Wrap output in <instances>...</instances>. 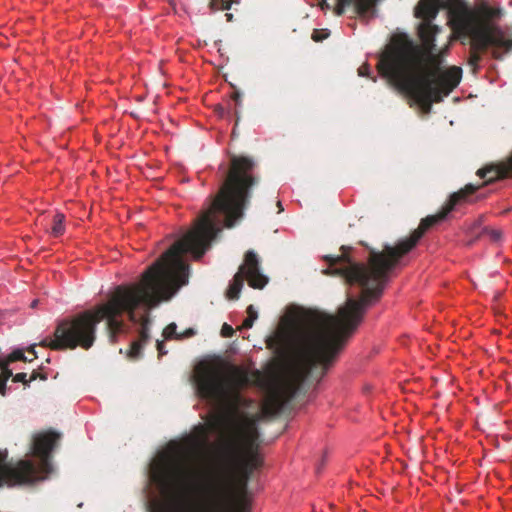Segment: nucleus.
I'll return each mask as SVG.
<instances>
[{"label": "nucleus", "instance_id": "nucleus-1", "mask_svg": "<svg viewBox=\"0 0 512 512\" xmlns=\"http://www.w3.org/2000/svg\"><path fill=\"white\" fill-rule=\"evenodd\" d=\"M256 168L254 158L232 155L225 180L217 194L209 196L193 228L147 268L140 285L117 286L106 303L60 320L53 337L44 338L40 345L55 351L78 347L88 350L95 343L97 325L104 319L110 342L115 343L124 327L118 316L127 312L130 320L135 321V310L140 304L154 308L169 300L188 283L189 265L183 255L190 252L200 259L221 232V225L232 228L243 218L252 191L261 180Z\"/></svg>", "mask_w": 512, "mask_h": 512}, {"label": "nucleus", "instance_id": "nucleus-2", "mask_svg": "<svg viewBox=\"0 0 512 512\" xmlns=\"http://www.w3.org/2000/svg\"><path fill=\"white\" fill-rule=\"evenodd\" d=\"M193 380L199 397L226 407L217 421L219 441L215 455L197 485L201 495L198 512H249L245 492L263 461L259 453L261 416L240 411V407L253 403L240 394L250 382L248 372L220 360H202L194 368ZM183 472L171 461L158 465L155 479L161 497L149 504L150 512H189L183 505Z\"/></svg>", "mask_w": 512, "mask_h": 512}, {"label": "nucleus", "instance_id": "nucleus-3", "mask_svg": "<svg viewBox=\"0 0 512 512\" xmlns=\"http://www.w3.org/2000/svg\"><path fill=\"white\" fill-rule=\"evenodd\" d=\"M479 186L467 184L450 195L435 215L423 218L409 237L395 246L384 245L382 250L371 249L367 263L353 261L350 247L342 246V253L324 257L329 267L327 275L339 276L346 284L361 288L358 299L348 297L336 315L309 310L303 315L304 327L294 346L291 359L277 385L267 394L262 405L264 416H275L297 395L308 378L319 381L336 360L347 339L361 323L367 308L382 296L391 272L400 259L410 252L425 232L443 221L456 205L467 200Z\"/></svg>", "mask_w": 512, "mask_h": 512}, {"label": "nucleus", "instance_id": "nucleus-4", "mask_svg": "<svg viewBox=\"0 0 512 512\" xmlns=\"http://www.w3.org/2000/svg\"><path fill=\"white\" fill-rule=\"evenodd\" d=\"M444 0H419L415 17L422 19L418 35L422 46L406 35L392 39L377 63L379 74L398 90L416 101L425 112L439 103L460 83L462 69L451 66L443 69L437 54L436 36L442 28L433 24Z\"/></svg>", "mask_w": 512, "mask_h": 512}, {"label": "nucleus", "instance_id": "nucleus-5", "mask_svg": "<svg viewBox=\"0 0 512 512\" xmlns=\"http://www.w3.org/2000/svg\"><path fill=\"white\" fill-rule=\"evenodd\" d=\"M61 434L49 430L37 433L31 443V455L37 460L22 459L15 465L0 464V486L31 485L44 480L53 471L52 452Z\"/></svg>", "mask_w": 512, "mask_h": 512}, {"label": "nucleus", "instance_id": "nucleus-6", "mask_svg": "<svg viewBox=\"0 0 512 512\" xmlns=\"http://www.w3.org/2000/svg\"><path fill=\"white\" fill-rule=\"evenodd\" d=\"M488 30L487 26H479L469 29L468 35L463 36L458 34H451L450 40H459L461 44H470V52L468 58V65L471 67L473 73H477L479 63L482 60L481 53L486 51L488 47L494 46L504 48L506 51L512 50V39H507L503 30Z\"/></svg>", "mask_w": 512, "mask_h": 512}, {"label": "nucleus", "instance_id": "nucleus-7", "mask_svg": "<svg viewBox=\"0 0 512 512\" xmlns=\"http://www.w3.org/2000/svg\"><path fill=\"white\" fill-rule=\"evenodd\" d=\"M244 280H247L249 286L254 289H263L269 281L268 277L261 272L259 258L252 250L246 252L244 263L239 267L229 285L227 290L229 299L239 298Z\"/></svg>", "mask_w": 512, "mask_h": 512}, {"label": "nucleus", "instance_id": "nucleus-8", "mask_svg": "<svg viewBox=\"0 0 512 512\" xmlns=\"http://www.w3.org/2000/svg\"><path fill=\"white\" fill-rule=\"evenodd\" d=\"M442 8L448 10V25L458 36L468 35L469 29L484 25L478 12L468 6L465 0H446Z\"/></svg>", "mask_w": 512, "mask_h": 512}, {"label": "nucleus", "instance_id": "nucleus-9", "mask_svg": "<svg viewBox=\"0 0 512 512\" xmlns=\"http://www.w3.org/2000/svg\"><path fill=\"white\" fill-rule=\"evenodd\" d=\"M163 461H171L172 463L179 465L184 470L183 479H184V485L186 486V489L183 492V494H184L183 495V502H184L183 505L185 507L184 509H186L189 512H198V509H200L199 506H201V499L198 500L197 502L191 501L190 492H191V488H195V485L191 486V482H190V476L192 475L191 470L188 469L187 467H185L182 463H180L179 461H177L176 459L171 458V457H164V458L160 459L157 463L154 464V466L152 468L153 481L157 484V481L155 479V472H156L158 465Z\"/></svg>", "mask_w": 512, "mask_h": 512}, {"label": "nucleus", "instance_id": "nucleus-10", "mask_svg": "<svg viewBox=\"0 0 512 512\" xmlns=\"http://www.w3.org/2000/svg\"><path fill=\"white\" fill-rule=\"evenodd\" d=\"M480 178H486L487 183L499 179L512 178V155L505 161L487 165L477 171Z\"/></svg>", "mask_w": 512, "mask_h": 512}, {"label": "nucleus", "instance_id": "nucleus-11", "mask_svg": "<svg viewBox=\"0 0 512 512\" xmlns=\"http://www.w3.org/2000/svg\"><path fill=\"white\" fill-rule=\"evenodd\" d=\"M15 361H28L23 350H14L4 361L0 362V394L2 395H5L6 382L12 376V371L8 366Z\"/></svg>", "mask_w": 512, "mask_h": 512}, {"label": "nucleus", "instance_id": "nucleus-12", "mask_svg": "<svg viewBox=\"0 0 512 512\" xmlns=\"http://www.w3.org/2000/svg\"><path fill=\"white\" fill-rule=\"evenodd\" d=\"M149 338V320L145 318L141 323L139 338L131 343L127 351V358L133 361L140 359L142 357L143 347L148 342Z\"/></svg>", "mask_w": 512, "mask_h": 512}, {"label": "nucleus", "instance_id": "nucleus-13", "mask_svg": "<svg viewBox=\"0 0 512 512\" xmlns=\"http://www.w3.org/2000/svg\"><path fill=\"white\" fill-rule=\"evenodd\" d=\"M375 2L376 0H337L334 13L337 16H341L347 7L353 5L355 12L362 16L375 5Z\"/></svg>", "mask_w": 512, "mask_h": 512}, {"label": "nucleus", "instance_id": "nucleus-14", "mask_svg": "<svg viewBox=\"0 0 512 512\" xmlns=\"http://www.w3.org/2000/svg\"><path fill=\"white\" fill-rule=\"evenodd\" d=\"M478 12L479 18L484 23V26H487L488 30L495 32L494 30H502L499 26L491 23V20L494 18H500L503 14V10L501 8H492L486 4L481 5L478 9H475Z\"/></svg>", "mask_w": 512, "mask_h": 512}, {"label": "nucleus", "instance_id": "nucleus-15", "mask_svg": "<svg viewBox=\"0 0 512 512\" xmlns=\"http://www.w3.org/2000/svg\"><path fill=\"white\" fill-rule=\"evenodd\" d=\"M65 216L62 213L57 212L54 214L52 219V226L50 230V234L53 237H59L64 234L65 232V225H64Z\"/></svg>", "mask_w": 512, "mask_h": 512}, {"label": "nucleus", "instance_id": "nucleus-16", "mask_svg": "<svg viewBox=\"0 0 512 512\" xmlns=\"http://www.w3.org/2000/svg\"><path fill=\"white\" fill-rule=\"evenodd\" d=\"M197 429H198L199 435H197V436H190L187 439L189 444L192 447H194V448L203 445L206 442V439H207V432H206L205 427L198 426Z\"/></svg>", "mask_w": 512, "mask_h": 512}, {"label": "nucleus", "instance_id": "nucleus-17", "mask_svg": "<svg viewBox=\"0 0 512 512\" xmlns=\"http://www.w3.org/2000/svg\"><path fill=\"white\" fill-rule=\"evenodd\" d=\"M482 234L487 235L492 242H500L503 237V232L500 229L495 228H484Z\"/></svg>", "mask_w": 512, "mask_h": 512}, {"label": "nucleus", "instance_id": "nucleus-18", "mask_svg": "<svg viewBox=\"0 0 512 512\" xmlns=\"http://www.w3.org/2000/svg\"><path fill=\"white\" fill-rule=\"evenodd\" d=\"M231 0H211L210 8L212 10H229L231 8Z\"/></svg>", "mask_w": 512, "mask_h": 512}, {"label": "nucleus", "instance_id": "nucleus-19", "mask_svg": "<svg viewBox=\"0 0 512 512\" xmlns=\"http://www.w3.org/2000/svg\"><path fill=\"white\" fill-rule=\"evenodd\" d=\"M177 329V326L175 323H170L169 325H167L164 330H163V337L165 339H177L178 340V337L177 335H179V333H177L176 331Z\"/></svg>", "mask_w": 512, "mask_h": 512}, {"label": "nucleus", "instance_id": "nucleus-20", "mask_svg": "<svg viewBox=\"0 0 512 512\" xmlns=\"http://www.w3.org/2000/svg\"><path fill=\"white\" fill-rule=\"evenodd\" d=\"M329 33L325 32V30H318V29H315L312 33V36L311 38L315 41V42H320L324 39H326L328 37Z\"/></svg>", "mask_w": 512, "mask_h": 512}, {"label": "nucleus", "instance_id": "nucleus-21", "mask_svg": "<svg viewBox=\"0 0 512 512\" xmlns=\"http://www.w3.org/2000/svg\"><path fill=\"white\" fill-rule=\"evenodd\" d=\"M11 377H12L13 382H21L24 384V386H27V387L29 386V381L27 379L26 373H23V372L17 373L14 376L12 375Z\"/></svg>", "mask_w": 512, "mask_h": 512}, {"label": "nucleus", "instance_id": "nucleus-22", "mask_svg": "<svg viewBox=\"0 0 512 512\" xmlns=\"http://www.w3.org/2000/svg\"><path fill=\"white\" fill-rule=\"evenodd\" d=\"M234 334V329L232 326L228 325L227 323H224L221 328V336L225 338L232 337Z\"/></svg>", "mask_w": 512, "mask_h": 512}, {"label": "nucleus", "instance_id": "nucleus-23", "mask_svg": "<svg viewBox=\"0 0 512 512\" xmlns=\"http://www.w3.org/2000/svg\"><path fill=\"white\" fill-rule=\"evenodd\" d=\"M358 75L362 77L370 76V66L368 63H364L358 68Z\"/></svg>", "mask_w": 512, "mask_h": 512}, {"label": "nucleus", "instance_id": "nucleus-24", "mask_svg": "<svg viewBox=\"0 0 512 512\" xmlns=\"http://www.w3.org/2000/svg\"><path fill=\"white\" fill-rule=\"evenodd\" d=\"M195 334H196V331L193 328H188L184 332L179 333V335H177V337H178V340H182V339H185V338L192 337Z\"/></svg>", "mask_w": 512, "mask_h": 512}, {"label": "nucleus", "instance_id": "nucleus-25", "mask_svg": "<svg viewBox=\"0 0 512 512\" xmlns=\"http://www.w3.org/2000/svg\"><path fill=\"white\" fill-rule=\"evenodd\" d=\"M247 314H248L247 317L249 319H252L253 321H255L258 317L257 311L254 309L253 305H249L247 307Z\"/></svg>", "mask_w": 512, "mask_h": 512}, {"label": "nucleus", "instance_id": "nucleus-26", "mask_svg": "<svg viewBox=\"0 0 512 512\" xmlns=\"http://www.w3.org/2000/svg\"><path fill=\"white\" fill-rule=\"evenodd\" d=\"M156 346H157L159 356H163V355L167 354V350L165 349V345H164L163 341L157 340Z\"/></svg>", "mask_w": 512, "mask_h": 512}, {"label": "nucleus", "instance_id": "nucleus-27", "mask_svg": "<svg viewBox=\"0 0 512 512\" xmlns=\"http://www.w3.org/2000/svg\"><path fill=\"white\" fill-rule=\"evenodd\" d=\"M37 378H41L42 380H46V376L44 374H40L39 372L37 371H33L28 379L29 381V384L32 382V381H35Z\"/></svg>", "mask_w": 512, "mask_h": 512}, {"label": "nucleus", "instance_id": "nucleus-28", "mask_svg": "<svg viewBox=\"0 0 512 512\" xmlns=\"http://www.w3.org/2000/svg\"><path fill=\"white\" fill-rule=\"evenodd\" d=\"M254 321L249 319L248 317L243 321L242 327L245 329H250L253 326Z\"/></svg>", "mask_w": 512, "mask_h": 512}, {"label": "nucleus", "instance_id": "nucleus-29", "mask_svg": "<svg viewBox=\"0 0 512 512\" xmlns=\"http://www.w3.org/2000/svg\"><path fill=\"white\" fill-rule=\"evenodd\" d=\"M232 99L237 103V104H240L241 102V93L238 92V91H235L233 94H232Z\"/></svg>", "mask_w": 512, "mask_h": 512}, {"label": "nucleus", "instance_id": "nucleus-30", "mask_svg": "<svg viewBox=\"0 0 512 512\" xmlns=\"http://www.w3.org/2000/svg\"><path fill=\"white\" fill-rule=\"evenodd\" d=\"M319 5H320L321 9H325V8L329 7L327 0H322V2H320Z\"/></svg>", "mask_w": 512, "mask_h": 512}, {"label": "nucleus", "instance_id": "nucleus-31", "mask_svg": "<svg viewBox=\"0 0 512 512\" xmlns=\"http://www.w3.org/2000/svg\"><path fill=\"white\" fill-rule=\"evenodd\" d=\"M29 352H30V353H33L34 358H36V357H37L36 352H35V345H33V346H31V347H30Z\"/></svg>", "mask_w": 512, "mask_h": 512}, {"label": "nucleus", "instance_id": "nucleus-32", "mask_svg": "<svg viewBox=\"0 0 512 512\" xmlns=\"http://www.w3.org/2000/svg\"><path fill=\"white\" fill-rule=\"evenodd\" d=\"M226 18H227V21H231L232 18H233V14L231 13H226Z\"/></svg>", "mask_w": 512, "mask_h": 512}, {"label": "nucleus", "instance_id": "nucleus-33", "mask_svg": "<svg viewBox=\"0 0 512 512\" xmlns=\"http://www.w3.org/2000/svg\"><path fill=\"white\" fill-rule=\"evenodd\" d=\"M277 207L279 208V212L283 211V206L280 201L277 202Z\"/></svg>", "mask_w": 512, "mask_h": 512}, {"label": "nucleus", "instance_id": "nucleus-34", "mask_svg": "<svg viewBox=\"0 0 512 512\" xmlns=\"http://www.w3.org/2000/svg\"><path fill=\"white\" fill-rule=\"evenodd\" d=\"M38 304V300H34L32 303H31V307H36Z\"/></svg>", "mask_w": 512, "mask_h": 512}, {"label": "nucleus", "instance_id": "nucleus-35", "mask_svg": "<svg viewBox=\"0 0 512 512\" xmlns=\"http://www.w3.org/2000/svg\"><path fill=\"white\" fill-rule=\"evenodd\" d=\"M493 56H494V58H500V56L498 55L497 51H493Z\"/></svg>", "mask_w": 512, "mask_h": 512}]
</instances>
